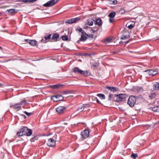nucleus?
Returning <instances> with one entry per match:
<instances>
[{
	"instance_id": "1",
	"label": "nucleus",
	"mask_w": 159,
	"mask_h": 159,
	"mask_svg": "<svg viewBox=\"0 0 159 159\" xmlns=\"http://www.w3.org/2000/svg\"><path fill=\"white\" fill-rule=\"evenodd\" d=\"M32 131L31 129H29L26 127H23L21 129L20 131L17 133V135L18 136H21L26 135L27 136H29L32 134Z\"/></svg>"
},
{
	"instance_id": "2",
	"label": "nucleus",
	"mask_w": 159,
	"mask_h": 159,
	"mask_svg": "<svg viewBox=\"0 0 159 159\" xmlns=\"http://www.w3.org/2000/svg\"><path fill=\"white\" fill-rule=\"evenodd\" d=\"M74 72L76 73L85 76H87L89 74V72L88 71H83L77 67L74 68Z\"/></svg>"
},
{
	"instance_id": "3",
	"label": "nucleus",
	"mask_w": 159,
	"mask_h": 159,
	"mask_svg": "<svg viewBox=\"0 0 159 159\" xmlns=\"http://www.w3.org/2000/svg\"><path fill=\"white\" fill-rule=\"evenodd\" d=\"M136 102V98L133 96L129 97L128 100V104L131 107H133Z\"/></svg>"
},
{
	"instance_id": "4",
	"label": "nucleus",
	"mask_w": 159,
	"mask_h": 159,
	"mask_svg": "<svg viewBox=\"0 0 159 159\" xmlns=\"http://www.w3.org/2000/svg\"><path fill=\"white\" fill-rule=\"evenodd\" d=\"M26 101L25 99L23 100L20 102L19 103H16L13 105L11 106V107H13L15 109L19 108V110L21 109V106L23 104H26Z\"/></svg>"
},
{
	"instance_id": "5",
	"label": "nucleus",
	"mask_w": 159,
	"mask_h": 159,
	"mask_svg": "<svg viewBox=\"0 0 159 159\" xmlns=\"http://www.w3.org/2000/svg\"><path fill=\"white\" fill-rule=\"evenodd\" d=\"M59 0H50L43 5V6L46 7H52L56 4Z\"/></svg>"
},
{
	"instance_id": "6",
	"label": "nucleus",
	"mask_w": 159,
	"mask_h": 159,
	"mask_svg": "<svg viewBox=\"0 0 159 159\" xmlns=\"http://www.w3.org/2000/svg\"><path fill=\"white\" fill-rule=\"evenodd\" d=\"M144 72H145V75L146 77H148L150 75L153 76L157 73V71L156 70H146Z\"/></svg>"
},
{
	"instance_id": "7",
	"label": "nucleus",
	"mask_w": 159,
	"mask_h": 159,
	"mask_svg": "<svg viewBox=\"0 0 159 159\" xmlns=\"http://www.w3.org/2000/svg\"><path fill=\"white\" fill-rule=\"evenodd\" d=\"M51 34H46L43 38L41 40V42L44 43H46L49 41V40L51 38Z\"/></svg>"
},
{
	"instance_id": "8",
	"label": "nucleus",
	"mask_w": 159,
	"mask_h": 159,
	"mask_svg": "<svg viewBox=\"0 0 159 159\" xmlns=\"http://www.w3.org/2000/svg\"><path fill=\"white\" fill-rule=\"evenodd\" d=\"M51 100L55 102L59 101L63 99V97L61 95H57L52 96Z\"/></svg>"
},
{
	"instance_id": "9",
	"label": "nucleus",
	"mask_w": 159,
	"mask_h": 159,
	"mask_svg": "<svg viewBox=\"0 0 159 159\" xmlns=\"http://www.w3.org/2000/svg\"><path fill=\"white\" fill-rule=\"evenodd\" d=\"M115 97H116V102H119L126 98V95L125 94H120L115 95Z\"/></svg>"
},
{
	"instance_id": "10",
	"label": "nucleus",
	"mask_w": 159,
	"mask_h": 159,
	"mask_svg": "<svg viewBox=\"0 0 159 159\" xmlns=\"http://www.w3.org/2000/svg\"><path fill=\"white\" fill-rule=\"evenodd\" d=\"M80 19V17H77L66 20L65 22L66 23L73 24L76 23Z\"/></svg>"
},
{
	"instance_id": "11",
	"label": "nucleus",
	"mask_w": 159,
	"mask_h": 159,
	"mask_svg": "<svg viewBox=\"0 0 159 159\" xmlns=\"http://www.w3.org/2000/svg\"><path fill=\"white\" fill-rule=\"evenodd\" d=\"M130 37L129 32L127 30H125L123 32V36L121 38V39H128Z\"/></svg>"
},
{
	"instance_id": "12",
	"label": "nucleus",
	"mask_w": 159,
	"mask_h": 159,
	"mask_svg": "<svg viewBox=\"0 0 159 159\" xmlns=\"http://www.w3.org/2000/svg\"><path fill=\"white\" fill-rule=\"evenodd\" d=\"M89 130L87 129H85L81 132V135L83 139L87 138L89 135Z\"/></svg>"
},
{
	"instance_id": "13",
	"label": "nucleus",
	"mask_w": 159,
	"mask_h": 159,
	"mask_svg": "<svg viewBox=\"0 0 159 159\" xmlns=\"http://www.w3.org/2000/svg\"><path fill=\"white\" fill-rule=\"evenodd\" d=\"M47 144L50 147H54L56 145V141L52 139H50L48 141Z\"/></svg>"
},
{
	"instance_id": "14",
	"label": "nucleus",
	"mask_w": 159,
	"mask_h": 159,
	"mask_svg": "<svg viewBox=\"0 0 159 159\" xmlns=\"http://www.w3.org/2000/svg\"><path fill=\"white\" fill-rule=\"evenodd\" d=\"M88 37H90V36L87 34L85 32H83L81 35L80 40L81 41H85Z\"/></svg>"
},
{
	"instance_id": "15",
	"label": "nucleus",
	"mask_w": 159,
	"mask_h": 159,
	"mask_svg": "<svg viewBox=\"0 0 159 159\" xmlns=\"http://www.w3.org/2000/svg\"><path fill=\"white\" fill-rule=\"evenodd\" d=\"M116 14V12L114 11L110 13L109 14L108 16L110 18L109 19L110 22L111 23L114 20V17L115 16Z\"/></svg>"
},
{
	"instance_id": "16",
	"label": "nucleus",
	"mask_w": 159,
	"mask_h": 159,
	"mask_svg": "<svg viewBox=\"0 0 159 159\" xmlns=\"http://www.w3.org/2000/svg\"><path fill=\"white\" fill-rule=\"evenodd\" d=\"M66 109V108L63 107L59 106L56 108V110L58 113L60 114L63 113Z\"/></svg>"
},
{
	"instance_id": "17",
	"label": "nucleus",
	"mask_w": 159,
	"mask_h": 159,
	"mask_svg": "<svg viewBox=\"0 0 159 159\" xmlns=\"http://www.w3.org/2000/svg\"><path fill=\"white\" fill-rule=\"evenodd\" d=\"M25 41L29 43L30 45L32 46L35 45L37 43L36 41L34 40H30L29 39H25Z\"/></svg>"
},
{
	"instance_id": "18",
	"label": "nucleus",
	"mask_w": 159,
	"mask_h": 159,
	"mask_svg": "<svg viewBox=\"0 0 159 159\" xmlns=\"http://www.w3.org/2000/svg\"><path fill=\"white\" fill-rule=\"evenodd\" d=\"M106 88L109 90L111 92L113 93H114L115 92H117L119 90L118 89L113 87H106Z\"/></svg>"
},
{
	"instance_id": "19",
	"label": "nucleus",
	"mask_w": 159,
	"mask_h": 159,
	"mask_svg": "<svg viewBox=\"0 0 159 159\" xmlns=\"http://www.w3.org/2000/svg\"><path fill=\"white\" fill-rule=\"evenodd\" d=\"M52 38L55 42L59 41L60 39L59 38V35L58 34H54Z\"/></svg>"
},
{
	"instance_id": "20",
	"label": "nucleus",
	"mask_w": 159,
	"mask_h": 159,
	"mask_svg": "<svg viewBox=\"0 0 159 159\" xmlns=\"http://www.w3.org/2000/svg\"><path fill=\"white\" fill-rule=\"evenodd\" d=\"M135 25V22H134L130 21L127 23L126 25L127 27L129 29H132Z\"/></svg>"
},
{
	"instance_id": "21",
	"label": "nucleus",
	"mask_w": 159,
	"mask_h": 159,
	"mask_svg": "<svg viewBox=\"0 0 159 159\" xmlns=\"http://www.w3.org/2000/svg\"><path fill=\"white\" fill-rule=\"evenodd\" d=\"M113 37H110L106 39L104 41V43L106 44H107L111 42L112 41Z\"/></svg>"
},
{
	"instance_id": "22",
	"label": "nucleus",
	"mask_w": 159,
	"mask_h": 159,
	"mask_svg": "<svg viewBox=\"0 0 159 159\" xmlns=\"http://www.w3.org/2000/svg\"><path fill=\"white\" fill-rule=\"evenodd\" d=\"M89 30L91 32L94 33L98 30V29L96 27L92 28L89 27Z\"/></svg>"
},
{
	"instance_id": "23",
	"label": "nucleus",
	"mask_w": 159,
	"mask_h": 159,
	"mask_svg": "<svg viewBox=\"0 0 159 159\" xmlns=\"http://www.w3.org/2000/svg\"><path fill=\"white\" fill-rule=\"evenodd\" d=\"M153 88L155 90L159 89V82L156 83L153 85Z\"/></svg>"
},
{
	"instance_id": "24",
	"label": "nucleus",
	"mask_w": 159,
	"mask_h": 159,
	"mask_svg": "<svg viewBox=\"0 0 159 159\" xmlns=\"http://www.w3.org/2000/svg\"><path fill=\"white\" fill-rule=\"evenodd\" d=\"M7 11H8L10 14H13L16 13L17 11L15 9H11L7 10Z\"/></svg>"
},
{
	"instance_id": "25",
	"label": "nucleus",
	"mask_w": 159,
	"mask_h": 159,
	"mask_svg": "<svg viewBox=\"0 0 159 159\" xmlns=\"http://www.w3.org/2000/svg\"><path fill=\"white\" fill-rule=\"evenodd\" d=\"M152 110L154 112H159V106H157L152 108Z\"/></svg>"
},
{
	"instance_id": "26",
	"label": "nucleus",
	"mask_w": 159,
	"mask_h": 159,
	"mask_svg": "<svg viewBox=\"0 0 159 159\" xmlns=\"http://www.w3.org/2000/svg\"><path fill=\"white\" fill-rule=\"evenodd\" d=\"M102 21L100 19H98L96 20V24L98 26H100L102 25Z\"/></svg>"
},
{
	"instance_id": "27",
	"label": "nucleus",
	"mask_w": 159,
	"mask_h": 159,
	"mask_svg": "<svg viewBox=\"0 0 159 159\" xmlns=\"http://www.w3.org/2000/svg\"><path fill=\"white\" fill-rule=\"evenodd\" d=\"M86 106V105H83L82 106L80 107L78 109L77 111H82L84 110L85 107Z\"/></svg>"
},
{
	"instance_id": "28",
	"label": "nucleus",
	"mask_w": 159,
	"mask_h": 159,
	"mask_svg": "<svg viewBox=\"0 0 159 159\" xmlns=\"http://www.w3.org/2000/svg\"><path fill=\"white\" fill-rule=\"evenodd\" d=\"M87 24L91 26L93 24V22L92 20L91 19L88 20L87 21Z\"/></svg>"
},
{
	"instance_id": "29",
	"label": "nucleus",
	"mask_w": 159,
	"mask_h": 159,
	"mask_svg": "<svg viewBox=\"0 0 159 159\" xmlns=\"http://www.w3.org/2000/svg\"><path fill=\"white\" fill-rule=\"evenodd\" d=\"M61 86L62 85L60 84H56L52 85L51 87L53 89H56L60 88Z\"/></svg>"
},
{
	"instance_id": "30",
	"label": "nucleus",
	"mask_w": 159,
	"mask_h": 159,
	"mask_svg": "<svg viewBox=\"0 0 159 159\" xmlns=\"http://www.w3.org/2000/svg\"><path fill=\"white\" fill-rule=\"evenodd\" d=\"M61 38L63 41H67L68 39V38L66 35L62 36Z\"/></svg>"
},
{
	"instance_id": "31",
	"label": "nucleus",
	"mask_w": 159,
	"mask_h": 159,
	"mask_svg": "<svg viewBox=\"0 0 159 159\" xmlns=\"http://www.w3.org/2000/svg\"><path fill=\"white\" fill-rule=\"evenodd\" d=\"M97 95L100 98H102V99H105V95L102 94H101V93L98 94Z\"/></svg>"
},
{
	"instance_id": "32",
	"label": "nucleus",
	"mask_w": 159,
	"mask_h": 159,
	"mask_svg": "<svg viewBox=\"0 0 159 159\" xmlns=\"http://www.w3.org/2000/svg\"><path fill=\"white\" fill-rule=\"evenodd\" d=\"M38 139V137L37 136H35L34 137L30 139V141L31 142H34L35 141V140H36Z\"/></svg>"
},
{
	"instance_id": "33",
	"label": "nucleus",
	"mask_w": 159,
	"mask_h": 159,
	"mask_svg": "<svg viewBox=\"0 0 159 159\" xmlns=\"http://www.w3.org/2000/svg\"><path fill=\"white\" fill-rule=\"evenodd\" d=\"M36 0H24L23 1L25 2H33L36 1Z\"/></svg>"
},
{
	"instance_id": "34",
	"label": "nucleus",
	"mask_w": 159,
	"mask_h": 159,
	"mask_svg": "<svg viewBox=\"0 0 159 159\" xmlns=\"http://www.w3.org/2000/svg\"><path fill=\"white\" fill-rule=\"evenodd\" d=\"M119 12L120 14H123L125 13V11L123 9H121L120 10Z\"/></svg>"
},
{
	"instance_id": "35",
	"label": "nucleus",
	"mask_w": 159,
	"mask_h": 159,
	"mask_svg": "<svg viewBox=\"0 0 159 159\" xmlns=\"http://www.w3.org/2000/svg\"><path fill=\"white\" fill-rule=\"evenodd\" d=\"M131 156L133 157L134 159H136L137 157V154L136 153L133 154L131 155Z\"/></svg>"
},
{
	"instance_id": "36",
	"label": "nucleus",
	"mask_w": 159,
	"mask_h": 159,
	"mask_svg": "<svg viewBox=\"0 0 159 159\" xmlns=\"http://www.w3.org/2000/svg\"><path fill=\"white\" fill-rule=\"evenodd\" d=\"M111 2H111V4H116L117 3V1L116 0H111Z\"/></svg>"
},
{
	"instance_id": "37",
	"label": "nucleus",
	"mask_w": 159,
	"mask_h": 159,
	"mask_svg": "<svg viewBox=\"0 0 159 159\" xmlns=\"http://www.w3.org/2000/svg\"><path fill=\"white\" fill-rule=\"evenodd\" d=\"M115 96V95H113L112 94H110L108 97V100H111V98H113V96Z\"/></svg>"
},
{
	"instance_id": "38",
	"label": "nucleus",
	"mask_w": 159,
	"mask_h": 159,
	"mask_svg": "<svg viewBox=\"0 0 159 159\" xmlns=\"http://www.w3.org/2000/svg\"><path fill=\"white\" fill-rule=\"evenodd\" d=\"M78 30L80 32H81L82 34H83V32H85L81 28H79L78 29Z\"/></svg>"
},
{
	"instance_id": "39",
	"label": "nucleus",
	"mask_w": 159,
	"mask_h": 159,
	"mask_svg": "<svg viewBox=\"0 0 159 159\" xmlns=\"http://www.w3.org/2000/svg\"><path fill=\"white\" fill-rule=\"evenodd\" d=\"M24 113L28 116H30L31 114V113H29L25 111H24Z\"/></svg>"
},
{
	"instance_id": "40",
	"label": "nucleus",
	"mask_w": 159,
	"mask_h": 159,
	"mask_svg": "<svg viewBox=\"0 0 159 159\" xmlns=\"http://www.w3.org/2000/svg\"><path fill=\"white\" fill-rule=\"evenodd\" d=\"M156 95V94L155 93H153L151 94V96L152 98H154Z\"/></svg>"
},
{
	"instance_id": "41",
	"label": "nucleus",
	"mask_w": 159,
	"mask_h": 159,
	"mask_svg": "<svg viewBox=\"0 0 159 159\" xmlns=\"http://www.w3.org/2000/svg\"><path fill=\"white\" fill-rule=\"evenodd\" d=\"M97 103H99V104L101 103L100 102L98 99L97 100Z\"/></svg>"
},
{
	"instance_id": "42",
	"label": "nucleus",
	"mask_w": 159,
	"mask_h": 159,
	"mask_svg": "<svg viewBox=\"0 0 159 159\" xmlns=\"http://www.w3.org/2000/svg\"><path fill=\"white\" fill-rule=\"evenodd\" d=\"M89 27H89L88 26H87L84 27V29H87V28H89Z\"/></svg>"
},
{
	"instance_id": "43",
	"label": "nucleus",
	"mask_w": 159,
	"mask_h": 159,
	"mask_svg": "<svg viewBox=\"0 0 159 159\" xmlns=\"http://www.w3.org/2000/svg\"><path fill=\"white\" fill-rule=\"evenodd\" d=\"M94 36V35L93 34H91V37L92 38H93Z\"/></svg>"
},
{
	"instance_id": "44",
	"label": "nucleus",
	"mask_w": 159,
	"mask_h": 159,
	"mask_svg": "<svg viewBox=\"0 0 159 159\" xmlns=\"http://www.w3.org/2000/svg\"><path fill=\"white\" fill-rule=\"evenodd\" d=\"M128 42H129L128 41H126V42H125V44H127V43H128Z\"/></svg>"
},
{
	"instance_id": "45",
	"label": "nucleus",
	"mask_w": 159,
	"mask_h": 159,
	"mask_svg": "<svg viewBox=\"0 0 159 159\" xmlns=\"http://www.w3.org/2000/svg\"><path fill=\"white\" fill-rule=\"evenodd\" d=\"M1 85H2V84L0 83V87L1 86Z\"/></svg>"
},
{
	"instance_id": "46",
	"label": "nucleus",
	"mask_w": 159,
	"mask_h": 159,
	"mask_svg": "<svg viewBox=\"0 0 159 159\" xmlns=\"http://www.w3.org/2000/svg\"><path fill=\"white\" fill-rule=\"evenodd\" d=\"M1 48H2L1 47H0V49H1Z\"/></svg>"
},
{
	"instance_id": "47",
	"label": "nucleus",
	"mask_w": 159,
	"mask_h": 159,
	"mask_svg": "<svg viewBox=\"0 0 159 159\" xmlns=\"http://www.w3.org/2000/svg\"><path fill=\"white\" fill-rule=\"evenodd\" d=\"M24 43V44H25V43Z\"/></svg>"
},
{
	"instance_id": "48",
	"label": "nucleus",
	"mask_w": 159,
	"mask_h": 159,
	"mask_svg": "<svg viewBox=\"0 0 159 159\" xmlns=\"http://www.w3.org/2000/svg\"><path fill=\"white\" fill-rule=\"evenodd\" d=\"M1 14V13L0 12V15Z\"/></svg>"
}]
</instances>
